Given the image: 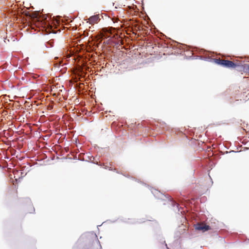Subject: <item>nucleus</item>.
I'll use <instances>...</instances> for the list:
<instances>
[{
	"instance_id": "1",
	"label": "nucleus",
	"mask_w": 249,
	"mask_h": 249,
	"mask_svg": "<svg viewBox=\"0 0 249 249\" xmlns=\"http://www.w3.org/2000/svg\"><path fill=\"white\" fill-rule=\"evenodd\" d=\"M20 18L22 20H31L35 22L38 26H41L45 30V34L55 33L54 28L60 23V19H54L49 14L45 15L40 13L39 12L31 14L28 11H25L20 13Z\"/></svg>"
},
{
	"instance_id": "2",
	"label": "nucleus",
	"mask_w": 249,
	"mask_h": 249,
	"mask_svg": "<svg viewBox=\"0 0 249 249\" xmlns=\"http://www.w3.org/2000/svg\"><path fill=\"white\" fill-rule=\"evenodd\" d=\"M214 62L225 68H235L238 65L229 60H221L220 59H214Z\"/></svg>"
},
{
	"instance_id": "3",
	"label": "nucleus",
	"mask_w": 249,
	"mask_h": 249,
	"mask_svg": "<svg viewBox=\"0 0 249 249\" xmlns=\"http://www.w3.org/2000/svg\"><path fill=\"white\" fill-rule=\"evenodd\" d=\"M195 229L197 231H202L203 232L207 231L211 229L210 226L207 225H203L197 223L195 225Z\"/></svg>"
},
{
	"instance_id": "4",
	"label": "nucleus",
	"mask_w": 249,
	"mask_h": 249,
	"mask_svg": "<svg viewBox=\"0 0 249 249\" xmlns=\"http://www.w3.org/2000/svg\"><path fill=\"white\" fill-rule=\"evenodd\" d=\"M164 196L166 197L170 202L171 205L173 207L174 210L175 211H178V212H179V205L168 195H165Z\"/></svg>"
},
{
	"instance_id": "5",
	"label": "nucleus",
	"mask_w": 249,
	"mask_h": 249,
	"mask_svg": "<svg viewBox=\"0 0 249 249\" xmlns=\"http://www.w3.org/2000/svg\"><path fill=\"white\" fill-rule=\"evenodd\" d=\"M99 15H94L88 18V21L89 24H93L94 23H96L99 20Z\"/></svg>"
},
{
	"instance_id": "6",
	"label": "nucleus",
	"mask_w": 249,
	"mask_h": 249,
	"mask_svg": "<svg viewBox=\"0 0 249 249\" xmlns=\"http://www.w3.org/2000/svg\"><path fill=\"white\" fill-rule=\"evenodd\" d=\"M53 40H50L47 42H46L45 44H44L41 47V49L43 50H44L46 49L50 48L51 47H53Z\"/></svg>"
},
{
	"instance_id": "7",
	"label": "nucleus",
	"mask_w": 249,
	"mask_h": 249,
	"mask_svg": "<svg viewBox=\"0 0 249 249\" xmlns=\"http://www.w3.org/2000/svg\"><path fill=\"white\" fill-rule=\"evenodd\" d=\"M118 44H119V42H113V43H111L110 45L111 46H114Z\"/></svg>"
},
{
	"instance_id": "8",
	"label": "nucleus",
	"mask_w": 249,
	"mask_h": 249,
	"mask_svg": "<svg viewBox=\"0 0 249 249\" xmlns=\"http://www.w3.org/2000/svg\"><path fill=\"white\" fill-rule=\"evenodd\" d=\"M163 242L165 243V246H166V248H167V249H169L168 248V246H167V245L165 243V241H163Z\"/></svg>"
},
{
	"instance_id": "9",
	"label": "nucleus",
	"mask_w": 249,
	"mask_h": 249,
	"mask_svg": "<svg viewBox=\"0 0 249 249\" xmlns=\"http://www.w3.org/2000/svg\"><path fill=\"white\" fill-rule=\"evenodd\" d=\"M49 108H50V109H52V108H53V107H52V106H51V107H49Z\"/></svg>"
},
{
	"instance_id": "10",
	"label": "nucleus",
	"mask_w": 249,
	"mask_h": 249,
	"mask_svg": "<svg viewBox=\"0 0 249 249\" xmlns=\"http://www.w3.org/2000/svg\"><path fill=\"white\" fill-rule=\"evenodd\" d=\"M248 70L249 71V65H248Z\"/></svg>"
},
{
	"instance_id": "11",
	"label": "nucleus",
	"mask_w": 249,
	"mask_h": 249,
	"mask_svg": "<svg viewBox=\"0 0 249 249\" xmlns=\"http://www.w3.org/2000/svg\"><path fill=\"white\" fill-rule=\"evenodd\" d=\"M152 193L154 194V196H156V195L154 194L153 191H152Z\"/></svg>"
},
{
	"instance_id": "12",
	"label": "nucleus",
	"mask_w": 249,
	"mask_h": 249,
	"mask_svg": "<svg viewBox=\"0 0 249 249\" xmlns=\"http://www.w3.org/2000/svg\"><path fill=\"white\" fill-rule=\"evenodd\" d=\"M160 195H161V196H163V195L162 194H160Z\"/></svg>"
}]
</instances>
